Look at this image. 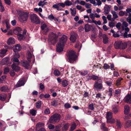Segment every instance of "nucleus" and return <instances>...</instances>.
Masks as SVG:
<instances>
[{
    "mask_svg": "<svg viewBox=\"0 0 131 131\" xmlns=\"http://www.w3.org/2000/svg\"><path fill=\"white\" fill-rule=\"evenodd\" d=\"M67 39V37L65 35H63L60 38L59 41L57 46L56 50L57 52H60L63 51V47Z\"/></svg>",
    "mask_w": 131,
    "mask_h": 131,
    "instance_id": "obj_1",
    "label": "nucleus"
},
{
    "mask_svg": "<svg viewBox=\"0 0 131 131\" xmlns=\"http://www.w3.org/2000/svg\"><path fill=\"white\" fill-rule=\"evenodd\" d=\"M60 118L61 116L60 114L55 113L51 116L47 124H48L49 123L53 124H55L59 122Z\"/></svg>",
    "mask_w": 131,
    "mask_h": 131,
    "instance_id": "obj_2",
    "label": "nucleus"
},
{
    "mask_svg": "<svg viewBox=\"0 0 131 131\" xmlns=\"http://www.w3.org/2000/svg\"><path fill=\"white\" fill-rule=\"evenodd\" d=\"M114 46L116 49H123L126 48L127 45V43L125 42L117 41L115 42L114 43Z\"/></svg>",
    "mask_w": 131,
    "mask_h": 131,
    "instance_id": "obj_3",
    "label": "nucleus"
},
{
    "mask_svg": "<svg viewBox=\"0 0 131 131\" xmlns=\"http://www.w3.org/2000/svg\"><path fill=\"white\" fill-rule=\"evenodd\" d=\"M69 60L70 63H73L77 59V56L75 52L74 51L71 50L69 51L68 54Z\"/></svg>",
    "mask_w": 131,
    "mask_h": 131,
    "instance_id": "obj_4",
    "label": "nucleus"
},
{
    "mask_svg": "<svg viewBox=\"0 0 131 131\" xmlns=\"http://www.w3.org/2000/svg\"><path fill=\"white\" fill-rule=\"evenodd\" d=\"M57 36L56 34L52 32L49 34L48 41L50 44L54 45L57 41Z\"/></svg>",
    "mask_w": 131,
    "mask_h": 131,
    "instance_id": "obj_5",
    "label": "nucleus"
},
{
    "mask_svg": "<svg viewBox=\"0 0 131 131\" xmlns=\"http://www.w3.org/2000/svg\"><path fill=\"white\" fill-rule=\"evenodd\" d=\"M30 19L31 22L35 23L36 24H39L40 23L39 17L36 14H33L30 15Z\"/></svg>",
    "mask_w": 131,
    "mask_h": 131,
    "instance_id": "obj_6",
    "label": "nucleus"
},
{
    "mask_svg": "<svg viewBox=\"0 0 131 131\" xmlns=\"http://www.w3.org/2000/svg\"><path fill=\"white\" fill-rule=\"evenodd\" d=\"M99 81H96L94 85V89L97 91H100L102 89L103 86L102 80H100Z\"/></svg>",
    "mask_w": 131,
    "mask_h": 131,
    "instance_id": "obj_7",
    "label": "nucleus"
},
{
    "mask_svg": "<svg viewBox=\"0 0 131 131\" xmlns=\"http://www.w3.org/2000/svg\"><path fill=\"white\" fill-rule=\"evenodd\" d=\"M19 19L21 22H24L27 20L28 14L26 12L21 11L19 13Z\"/></svg>",
    "mask_w": 131,
    "mask_h": 131,
    "instance_id": "obj_8",
    "label": "nucleus"
},
{
    "mask_svg": "<svg viewBox=\"0 0 131 131\" xmlns=\"http://www.w3.org/2000/svg\"><path fill=\"white\" fill-rule=\"evenodd\" d=\"M33 50L32 47H29V49L27 52V59L29 62H30V59L31 58H33L34 59L33 63L35 61V58L34 55H32L31 52H32Z\"/></svg>",
    "mask_w": 131,
    "mask_h": 131,
    "instance_id": "obj_9",
    "label": "nucleus"
},
{
    "mask_svg": "<svg viewBox=\"0 0 131 131\" xmlns=\"http://www.w3.org/2000/svg\"><path fill=\"white\" fill-rule=\"evenodd\" d=\"M41 28L45 34H46L48 31L49 28L47 25L44 22H42L41 24Z\"/></svg>",
    "mask_w": 131,
    "mask_h": 131,
    "instance_id": "obj_10",
    "label": "nucleus"
},
{
    "mask_svg": "<svg viewBox=\"0 0 131 131\" xmlns=\"http://www.w3.org/2000/svg\"><path fill=\"white\" fill-rule=\"evenodd\" d=\"M19 64L18 63H13L11 66V67L13 71H14L16 72H18L20 70V68L18 66Z\"/></svg>",
    "mask_w": 131,
    "mask_h": 131,
    "instance_id": "obj_11",
    "label": "nucleus"
},
{
    "mask_svg": "<svg viewBox=\"0 0 131 131\" xmlns=\"http://www.w3.org/2000/svg\"><path fill=\"white\" fill-rule=\"evenodd\" d=\"M78 36L77 34L74 32L71 33V36L70 38V41L72 42H75Z\"/></svg>",
    "mask_w": 131,
    "mask_h": 131,
    "instance_id": "obj_12",
    "label": "nucleus"
},
{
    "mask_svg": "<svg viewBox=\"0 0 131 131\" xmlns=\"http://www.w3.org/2000/svg\"><path fill=\"white\" fill-rule=\"evenodd\" d=\"M111 6L110 5H105L104 8V13L105 15L108 14L110 11Z\"/></svg>",
    "mask_w": 131,
    "mask_h": 131,
    "instance_id": "obj_13",
    "label": "nucleus"
},
{
    "mask_svg": "<svg viewBox=\"0 0 131 131\" xmlns=\"http://www.w3.org/2000/svg\"><path fill=\"white\" fill-rule=\"evenodd\" d=\"M99 36H102L103 38V42L104 44H106L108 43L109 39L106 34H103L101 35H99Z\"/></svg>",
    "mask_w": 131,
    "mask_h": 131,
    "instance_id": "obj_14",
    "label": "nucleus"
},
{
    "mask_svg": "<svg viewBox=\"0 0 131 131\" xmlns=\"http://www.w3.org/2000/svg\"><path fill=\"white\" fill-rule=\"evenodd\" d=\"M61 127L60 125L56 126L54 128V131H60V128ZM48 127L50 129H53L54 128V126L52 124H50L49 125Z\"/></svg>",
    "mask_w": 131,
    "mask_h": 131,
    "instance_id": "obj_15",
    "label": "nucleus"
},
{
    "mask_svg": "<svg viewBox=\"0 0 131 131\" xmlns=\"http://www.w3.org/2000/svg\"><path fill=\"white\" fill-rule=\"evenodd\" d=\"M29 61L27 62L26 61H21V64L23 66L25 67L26 69H29L30 68Z\"/></svg>",
    "mask_w": 131,
    "mask_h": 131,
    "instance_id": "obj_16",
    "label": "nucleus"
},
{
    "mask_svg": "<svg viewBox=\"0 0 131 131\" xmlns=\"http://www.w3.org/2000/svg\"><path fill=\"white\" fill-rule=\"evenodd\" d=\"M9 61V58L7 57H5L3 58L0 62V64L3 65H8V63Z\"/></svg>",
    "mask_w": 131,
    "mask_h": 131,
    "instance_id": "obj_17",
    "label": "nucleus"
},
{
    "mask_svg": "<svg viewBox=\"0 0 131 131\" xmlns=\"http://www.w3.org/2000/svg\"><path fill=\"white\" fill-rule=\"evenodd\" d=\"M125 102L128 103H131V95L127 94L124 99Z\"/></svg>",
    "mask_w": 131,
    "mask_h": 131,
    "instance_id": "obj_18",
    "label": "nucleus"
},
{
    "mask_svg": "<svg viewBox=\"0 0 131 131\" xmlns=\"http://www.w3.org/2000/svg\"><path fill=\"white\" fill-rule=\"evenodd\" d=\"M22 31V29L19 27H17L14 30L13 32L14 34L16 35H18Z\"/></svg>",
    "mask_w": 131,
    "mask_h": 131,
    "instance_id": "obj_19",
    "label": "nucleus"
},
{
    "mask_svg": "<svg viewBox=\"0 0 131 131\" xmlns=\"http://www.w3.org/2000/svg\"><path fill=\"white\" fill-rule=\"evenodd\" d=\"M15 42V39L12 37L9 38L8 39L7 43L8 45H11L14 44Z\"/></svg>",
    "mask_w": 131,
    "mask_h": 131,
    "instance_id": "obj_20",
    "label": "nucleus"
},
{
    "mask_svg": "<svg viewBox=\"0 0 131 131\" xmlns=\"http://www.w3.org/2000/svg\"><path fill=\"white\" fill-rule=\"evenodd\" d=\"M111 13L113 16V18L112 19V20L114 21L118 17V15L116 12L114 10H112L111 11Z\"/></svg>",
    "mask_w": 131,
    "mask_h": 131,
    "instance_id": "obj_21",
    "label": "nucleus"
},
{
    "mask_svg": "<svg viewBox=\"0 0 131 131\" xmlns=\"http://www.w3.org/2000/svg\"><path fill=\"white\" fill-rule=\"evenodd\" d=\"M21 49V47L20 45L19 44L15 45L14 49V50L15 52H17L19 51Z\"/></svg>",
    "mask_w": 131,
    "mask_h": 131,
    "instance_id": "obj_22",
    "label": "nucleus"
},
{
    "mask_svg": "<svg viewBox=\"0 0 131 131\" xmlns=\"http://www.w3.org/2000/svg\"><path fill=\"white\" fill-rule=\"evenodd\" d=\"M91 25L86 24L85 25L84 29L86 32H88L91 29Z\"/></svg>",
    "mask_w": 131,
    "mask_h": 131,
    "instance_id": "obj_23",
    "label": "nucleus"
},
{
    "mask_svg": "<svg viewBox=\"0 0 131 131\" xmlns=\"http://www.w3.org/2000/svg\"><path fill=\"white\" fill-rule=\"evenodd\" d=\"M25 84L23 80H19L16 84V86L19 87L24 85Z\"/></svg>",
    "mask_w": 131,
    "mask_h": 131,
    "instance_id": "obj_24",
    "label": "nucleus"
},
{
    "mask_svg": "<svg viewBox=\"0 0 131 131\" xmlns=\"http://www.w3.org/2000/svg\"><path fill=\"white\" fill-rule=\"evenodd\" d=\"M7 51V50L6 49L1 50L0 51V56L3 57L4 56L6 55Z\"/></svg>",
    "mask_w": 131,
    "mask_h": 131,
    "instance_id": "obj_25",
    "label": "nucleus"
},
{
    "mask_svg": "<svg viewBox=\"0 0 131 131\" xmlns=\"http://www.w3.org/2000/svg\"><path fill=\"white\" fill-rule=\"evenodd\" d=\"M7 97V95L5 93L0 94V100L2 101H4Z\"/></svg>",
    "mask_w": 131,
    "mask_h": 131,
    "instance_id": "obj_26",
    "label": "nucleus"
},
{
    "mask_svg": "<svg viewBox=\"0 0 131 131\" xmlns=\"http://www.w3.org/2000/svg\"><path fill=\"white\" fill-rule=\"evenodd\" d=\"M124 113L125 114H127L129 113L130 108L129 106L126 105L124 107Z\"/></svg>",
    "mask_w": 131,
    "mask_h": 131,
    "instance_id": "obj_27",
    "label": "nucleus"
},
{
    "mask_svg": "<svg viewBox=\"0 0 131 131\" xmlns=\"http://www.w3.org/2000/svg\"><path fill=\"white\" fill-rule=\"evenodd\" d=\"M113 114L111 112H108L106 114V116L107 120L111 119L112 117Z\"/></svg>",
    "mask_w": 131,
    "mask_h": 131,
    "instance_id": "obj_28",
    "label": "nucleus"
},
{
    "mask_svg": "<svg viewBox=\"0 0 131 131\" xmlns=\"http://www.w3.org/2000/svg\"><path fill=\"white\" fill-rule=\"evenodd\" d=\"M131 126V121L128 120L125 122V128H128Z\"/></svg>",
    "mask_w": 131,
    "mask_h": 131,
    "instance_id": "obj_29",
    "label": "nucleus"
},
{
    "mask_svg": "<svg viewBox=\"0 0 131 131\" xmlns=\"http://www.w3.org/2000/svg\"><path fill=\"white\" fill-rule=\"evenodd\" d=\"M68 83V82L67 80H64L62 82V85L63 87H65L67 86Z\"/></svg>",
    "mask_w": 131,
    "mask_h": 131,
    "instance_id": "obj_30",
    "label": "nucleus"
},
{
    "mask_svg": "<svg viewBox=\"0 0 131 131\" xmlns=\"http://www.w3.org/2000/svg\"><path fill=\"white\" fill-rule=\"evenodd\" d=\"M45 1H40L39 2L38 5L39 6L43 7L47 3V2H45Z\"/></svg>",
    "mask_w": 131,
    "mask_h": 131,
    "instance_id": "obj_31",
    "label": "nucleus"
},
{
    "mask_svg": "<svg viewBox=\"0 0 131 131\" xmlns=\"http://www.w3.org/2000/svg\"><path fill=\"white\" fill-rule=\"evenodd\" d=\"M101 128L103 131H108V129L105 127V124L104 123L101 124Z\"/></svg>",
    "mask_w": 131,
    "mask_h": 131,
    "instance_id": "obj_32",
    "label": "nucleus"
},
{
    "mask_svg": "<svg viewBox=\"0 0 131 131\" xmlns=\"http://www.w3.org/2000/svg\"><path fill=\"white\" fill-rule=\"evenodd\" d=\"M113 89L112 88H109L108 89V92L109 93L108 94V96L110 97L113 95Z\"/></svg>",
    "mask_w": 131,
    "mask_h": 131,
    "instance_id": "obj_33",
    "label": "nucleus"
},
{
    "mask_svg": "<svg viewBox=\"0 0 131 131\" xmlns=\"http://www.w3.org/2000/svg\"><path fill=\"white\" fill-rule=\"evenodd\" d=\"M52 7L57 9V10H61V9L60 8L59 3L57 4L53 5L52 6Z\"/></svg>",
    "mask_w": 131,
    "mask_h": 131,
    "instance_id": "obj_34",
    "label": "nucleus"
},
{
    "mask_svg": "<svg viewBox=\"0 0 131 131\" xmlns=\"http://www.w3.org/2000/svg\"><path fill=\"white\" fill-rule=\"evenodd\" d=\"M70 10L71 11V14L72 15L75 16L76 13V10L75 8H73V9L70 8Z\"/></svg>",
    "mask_w": 131,
    "mask_h": 131,
    "instance_id": "obj_35",
    "label": "nucleus"
},
{
    "mask_svg": "<svg viewBox=\"0 0 131 131\" xmlns=\"http://www.w3.org/2000/svg\"><path fill=\"white\" fill-rule=\"evenodd\" d=\"M30 113L32 116H35L37 113V111L36 110L32 109L30 111Z\"/></svg>",
    "mask_w": 131,
    "mask_h": 131,
    "instance_id": "obj_36",
    "label": "nucleus"
},
{
    "mask_svg": "<svg viewBox=\"0 0 131 131\" xmlns=\"http://www.w3.org/2000/svg\"><path fill=\"white\" fill-rule=\"evenodd\" d=\"M64 3L65 4V5L67 6H69L72 5V2L68 0H66L64 2Z\"/></svg>",
    "mask_w": 131,
    "mask_h": 131,
    "instance_id": "obj_37",
    "label": "nucleus"
},
{
    "mask_svg": "<svg viewBox=\"0 0 131 131\" xmlns=\"http://www.w3.org/2000/svg\"><path fill=\"white\" fill-rule=\"evenodd\" d=\"M116 124L117 128L118 129H120L122 125L119 120L118 119L117 120Z\"/></svg>",
    "mask_w": 131,
    "mask_h": 131,
    "instance_id": "obj_38",
    "label": "nucleus"
},
{
    "mask_svg": "<svg viewBox=\"0 0 131 131\" xmlns=\"http://www.w3.org/2000/svg\"><path fill=\"white\" fill-rule=\"evenodd\" d=\"M1 90L2 91L6 92L8 90V89L7 86H5L1 87Z\"/></svg>",
    "mask_w": 131,
    "mask_h": 131,
    "instance_id": "obj_39",
    "label": "nucleus"
},
{
    "mask_svg": "<svg viewBox=\"0 0 131 131\" xmlns=\"http://www.w3.org/2000/svg\"><path fill=\"white\" fill-rule=\"evenodd\" d=\"M44 125V124L43 123H39L36 125V128L37 129L43 126Z\"/></svg>",
    "mask_w": 131,
    "mask_h": 131,
    "instance_id": "obj_40",
    "label": "nucleus"
},
{
    "mask_svg": "<svg viewBox=\"0 0 131 131\" xmlns=\"http://www.w3.org/2000/svg\"><path fill=\"white\" fill-rule=\"evenodd\" d=\"M108 120H107V122L108 123H110L111 124H114L115 122V121L114 118H111Z\"/></svg>",
    "mask_w": 131,
    "mask_h": 131,
    "instance_id": "obj_41",
    "label": "nucleus"
},
{
    "mask_svg": "<svg viewBox=\"0 0 131 131\" xmlns=\"http://www.w3.org/2000/svg\"><path fill=\"white\" fill-rule=\"evenodd\" d=\"M12 61L16 62L15 63H18V64H19V60L17 58L14 57L13 59H12Z\"/></svg>",
    "mask_w": 131,
    "mask_h": 131,
    "instance_id": "obj_42",
    "label": "nucleus"
},
{
    "mask_svg": "<svg viewBox=\"0 0 131 131\" xmlns=\"http://www.w3.org/2000/svg\"><path fill=\"white\" fill-rule=\"evenodd\" d=\"M41 101H38L36 103V107L38 108H39L41 106Z\"/></svg>",
    "mask_w": 131,
    "mask_h": 131,
    "instance_id": "obj_43",
    "label": "nucleus"
},
{
    "mask_svg": "<svg viewBox=\"0 0 131 131\" xmlns=\"http://www.w3.org/2000/svg\"><path fill=\"white\" fill-rule=\"evenodd\" d=\"M69 128V125L68 124L65 125L62 128V130L63 131H66Z\"/></svg>",
    "mask_w": 131,
    "mask_h": 131,
    "instance_id": "obj_44",
    "label": "nucleus"
},
{
    "mask_svg": "<svg viewBox=\"0 0 131 131\" xmlns=\"http://www.w3.org/2000/svg\"><path fill=\"white\" fill-rule=\"evenodd\" d=\"M17 38L19 40H21L24 38V36L23 35L20 34L17 35Z\"/></svg>",
    "mask_w": 131,
    "mask_h": 131,
    "instance_id": "obj_45",
    "label": "nucleus"
},
{
    "mask_svg": "<svg viewBox=\"0 0 131 131\" xmlns=\"http://www.w3.org/2000/svg\"><path fill=\"white\" fill-rule=\"evenodd\" d=\"M54 74L56 76H58L60 75V72L58 70H56L54 71Z\"/></svg>",
    "mask_w": 131,
    "mask_h": 131,
    "instance_id": "obj_46",
    "label": "nucleus"
},
{
    "mask_svg": "<svg viewBox=\"0 0 131 131\" xmlns=\"http://www.w3.org/2000/svg\"><path fill=\"white\" fill-rule=\"evenodd\" d=\"M76 127V125L75 124L73 123L72 124V125L70 128V130L71 131H73L75 129Z\"/></svg>",
    "mask_w": 131,
    "mask_h": 131,
    "instance_id": "obj_47",
    "label": "nucleus"
},
{
    "mask_svg": "<svg viewBox=\"0 0 131 131\" xmlns=\"http://www.w3.org/2000/svg\"><path fill=\"white\" fill-rule=\"evenodd\" d=\"M92 79L94 80H98V81H100V80H101L99 79V77L98 76L94 75H93L92 76Z\"/></svg>",
    "mask_w": 131,
    "mask_h": 131,
    "instance_id": "obj_48",
    "label": "nucleus"
},
{
    "mask_svg": "<svg viewBox=\"0 0 131 131\" xmlns=\"http://www.w3.org/2000/svg\"><path fill=\"white\" fill-rule=\"evenodd\" d=\"M6 76L3 75L1 77L0 79V83H2L3 82L6 78Z\"/></svg>",
    "mask_w": 131,
    "mask_h": 131,
    "instance_id": "obj_49",
    "label": "nucleus"
},
{
    "mask_svg": "<svg viewBox=\"0 0 131 131\" xmlns=\"http://www.w3.org/2000/svg\"><path fill=\"white\" fill-rule=\"evenodd\" d=\"M113 36L115 38L118 37L119 36V31H117L116 32H115V34H113Z\"/></svg>",
    "mask_w": 131,
    "mask_h": 131,
    "instance_id": "obj_50",
    "label": "nucleus"
},
{
    "mask_svg": "<svg viewBox=\"0 0 131 131\" xmlns=\"http://www.w3.org/2000/svg\"><path fill=\"white\" fill-rule=\"evenodd\" d=\"M102 19L103 21V24H105L107 23V20L105 16H103L102 17Z\"/></svg>",
    "mask_w": 131,
    "mask_h": 131,
    "instance_id": "obj_51",
    "label": "nucleus"
},
{
    "mask_svg": "<svg viewBox=\"0 0 131 131\" xmlns=\"http://www.w3.org/2000/svg\"><path fill=\"white\" fill-rule=\"evenodd\" d=\"M51 105L53 106H55L57 105V101L55 100H53L51 102Z\"/></svg>",
    "mask_w": 131,
    "mask_h": 131,
    "instance_id": "obj_52",
    "label": "nucleus"
},
{
    "mask_svg": "<svg viewBox=\"0 0 131 131\" xmlns=\"http://www.w3.org/2000/svg\"><path fill=\"white\" fill-rule=\"evenodd\" d=\"M113 111L115 114L116 113L118 112V110L116 107L114 106V107H113L112 109Z\"/></svg>",
    "mask_w": 131,
    "mask_h": 131,
    "instance_id": "obj_53",
    "label": "nucleus"
},
{
    "mask_svg": "<svg viewBox=\"0 0 131 131\" xmlns=\"http://www.w3.org/2000/svg\"><path fill=\"white\" fill-rule=\"evenodd\" d=\"M64 106L66 108H69L71 107V105L69 103H66L64 104Z\"/></svg>",
    "mask_w": 131,
    "mask_h": 131,
    "instance_id": "obj_54",
    "label": "nucleus"
},
{
    "mask_svg": "<svg viewBox=\"0 0 131 131\" xmlns=\"http://www.w3.org/2000/svg\"><path fill=\"white\" fill-rule=\"evenodd\" d=\"M105 83L109 86H111L113 85L112 82L106 81L105 82Z\"/></svg>",
    "mask_w": 131,
    "mask_h": 131,
    "instance_id": "obj_55",
    "label": "nucleus"
},
{
    "mask_svg": "<svg viewBox=\"0 0 131 131\" xmlns=\"http://www.w3.org/2000/svg\"><path fill=\"white\" fill-rule=\"evenodd\" d=\"M94 105L93 103L90 104L89 105V108L90 110H94Z\"/></svg>",
    "mask_w": 131,
    "mask_h": 131,
    "instance_id": "obj_56",
    "label": "nucleus"
},
{
    "mask_svg": "<svg viewBox=\"0 0 131 131\" xmlns=\"http://www.w3.org/2000/svg\"><path fill=\"white\" fill-rule=\"evenodd\" d=\"M93 23H94L96 25H100L101 24V23L100 21L98 20L97 21H94Z\"/></svg>",
    "mask_w": 131,
    "mask_h": 131,
    "instance_id": "obj_57",
    "label": "nucleus"
},
{
    "mask_svg": "<svg viewBox=\"0 0 131 131\" xmlns=\"http://www.w3.org/2000/svg\"><path fill=\"white\" fill-rule=\"evenodd\" d=\"M92 5L91 4L86 3L85 6V7L87 8H90L91 7Z\"/></svg>",
    "mask_w": 131,
    "mask_h": 131,
    "instance_id": "obj_58",
    "label": "nucleus"
},
{
    "mask_svg": "<svg viewBox=\"0 0 131 131\" xmlns=\"http://www.w3.org/2000/svg\"><path fill=\"white\" fill-rule=\"evenodd\" d=\"M9 71V69L8 68H6L4 70V73L5 74H7Z\"/></svg>",
    "mask_w": 131,
    "mask_h": 131,
    "instance_id": "obj_59",
    "label": "nucleus"
},
{
    "mask_svg": "<svg viewBox=\"0 0 131 131\" xmlns=\"http://www.w3.org/2000/svg\"><path fill=\"white\" fill-rule=\"evenodd\" d=\"M103 67L105 69H107L110 68V66L107 64H104Z\"/></svg>",
    "mask_w": 131,
    "mask_h": 131,
    "instance_id": "obj_60",
    "label": "nucleus"
},
{
    "mask_svg": "<svg viewBox=\"0 0 131 131\" xmlns=\"http://www.w3.org/2000/svg\"><path fill=\"white\" fill-rule=\"evenodd\" d=\"M121 26V23H118L116 25V27L118 30H119L121 29L120 26Z\"/></svg>",
    "mask_w": 131,
    "mask_h": 131,
    "instance_id": "obj_61",
    "label": "nucleus"
},
{
    "mask_svg": "<svg viewBox=\"0 0 131 131\" xmlns=\"http://www.w3.org/2000/svg\"><path fill=\"white\" fill-rule=\"evenodd\" d=\"M44 96L45 98H48L49 97L50 95L49 94H46L45 95H41L40 96Z\"/></svg>",
    "mask_w": 131,
    "mask_h": 131,
    "instance_id": "obj_62",
    "label": "nucleus"
},
{
    "mask_svg": "<svg viewBox=\"0 0 131 131\" xmlns=\"http://www.w3.org/2000/svg\"><path fill=\"white\" fill-rule=\"evenodd\" d=\"M121 92V90L119 89L116 90L115 91V94L116 95L119 94Z\"/></svg>",
    "mask_w": 131,
    "mask_h": 131,
    "instance_id": "obj_63",
    "label": "nucleus"
},
{
    "mask_svg": "<svg viewBox=\"0 0 131 131\" xmlns=\"http://www.w3.org/2000/svg\"><path fill=\"white\" fill-rule=\"evenodd\" d=\"M125 14V12L123 11H121L119 13V15L120 16H123Z\"/></svg>",
    "mask_w": 131,
    "mask_h": 131,
    "instance_id": "obj_64",
    "label": "nucleus"
}]
</instances>
